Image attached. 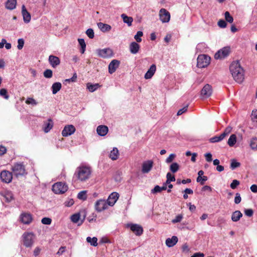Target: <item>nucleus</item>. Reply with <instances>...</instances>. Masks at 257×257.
<instances>
[{"label": "nucleus", "instance_id": "1", "mask_svg": "<svg viewBox=\"0 0 257 257\" xmlns=\"http://www.w3.org/2000/svg\"><path fill=\"white\" fill-rule=\"evenodd\" d=\"M230 73L234 80L241 83L244 80V70L238 61L233 62L229 67Z\"/></svg>", "mask_w": 257, "mask_h": 257}, {"label": "nucleus", "instance_id": "2", "mask_svg": "<svg viewBox=\"0 0 257 257\" xmlns=\"http://www.w3.org/2000/svg\"><path fill=\"white\" fill-rule=\"evenodd\" d=\"M91 174L90 167L80 166L78 167L74 173V176L81 182H85L88 180Z\"/></svg>", "mask_w": 257, "mask_h": 257}, {"label": "nucleus", "instance_id": "3", "mask_svg": "<svg viewBox=\"0 0 257 257\" xmlns=\"http://www.w3.org/2000/svg\"><path fill=\"white\" fill-rule=\"evenodd\" d=\"M11 170L13 175L18 178L27 175L26 166L23 162H17L12 166Z\"/></svg>", "mask_w": 257, "mask_h": 257}, {"label": "nucleus", "instance_id": "4", "mask_svg": "<svg viewBox=\"0 0 257 257\" xmlns=\"http://www.w3.org/2000/svg\"><path fill=\"white\" fill-rule=\"evenodd\" d=\"M24 245L27 247H31L33 245L35 235L33 232H25L22 235Z\"/></svg>", "mask_w": 257, "mask_h": 257}, {"label": "nucleus", "instance_id": "5", "mask_svg": "<svg viewBox=\"0 0 257 257\" xmlns=\"http://www.w3.org/2000/svg\"><path fill=\"white\" fill-rule=\"evenodd\" d=\"M68 190V186L65 183L57 182L52 186V191L55 194H63Z\"/></svg>", "mask_w": 257, "mask_h": 257}, {"label": "nucleus", "instance_id": "6", "mask_svg": "<svg viewBox=\"0 0 257 257\" xmlns=\"http://www.w3.org/2000/svg\"><path fill=\"white\" fill-rule=\"evenodd\" d=\"M197 60V66L199 68H204L210 63V58L205 54L199 55Z\"/></svg>", "mask_w": 257, "mask_h": 257}, {"label": "nucleus", "instance_id": "7", "mask_svg": "<svg viewBox=\"0 0 257 257\" xmlns=\"http://www.w3.org/2000/svg\"><path fill=\"white\" fill-rule=\"evenodd\" d=\"M13 173L7 170H3L0 173V178L2 182L6 183L11 182L13 179Z\"/></svg>", "mask_w": 257, "mask_h": 257}, {"label": "nucleus", "instance_id": "8", "mask_svg": "<svg viewBox=\"0 0 257 257\" xmlns=\"http://www.w3.org/2000/svg\"><path fill=\"white\" fill-rule=\"evenodd\" d=\"M229 47H224L218 51L214 55L215 59H221L226 57L229 54Z\"/></svg>", "mask_w": 257, "mask_h": 257}, {"label": "nucleus", "instance_id": "9", "mask_svg": "<svg viewBox=\"0 0 257 257\" xmlns=\"http://www.w3.org/2000/svg\"><path fill=\"white\" fill-rule=\"evenodd\" d=\"M212 90L211 86L208 84H206L202 89L200 96L202 98H207L212 94Z\"/></svg>", "mask_w": 257, "mask_h": 257}, {"label": "nucleus", "instance_id": "10", "mask_svg": "<svg viewBox=\"0 0 257 257\" xmlns=\"http://www.w3.org/2000/svg\"><path fill=\"white\" fill-rule=\"evenodd\" d=\"M154 162L152 160L144 161L142 166V172L143 174H147L151 171L153 167Z\"/></svg>", "mask_w": 257, "mask_h": 257}, {"label": "nucleus", "instance_id": "11", "mask_svg": "<svg viewBox=\"0 0 257 257\" xmlns=\"http://www.w3.org/2000/svg\"><path fill=\"white\" fill-rule=\"evenodd\" d=\"M108 204L105 200L100 199L95 203V208L97 212H101L108 207Z\"/></svg>", "mask_w": 257, "mask_h": 257}, {"label": "nucleus", "instance_id": "12", "mask_svg": "<svg viewBox=\"0 0 257 257\" xmlns=\"http://www.w3.org/2000/svg\"><path fill=\"white\" fill-rule=\"evenodd\" d=\"M97 51L98 55L102 58H109L113 56V51L110 48L98 49Z\"/></svg>", "mask_w": 257, "mask_h": 257}, {"label": "nucleus", "instance_id": "13", "mask_svg": "<svg viewBox=\"0 0 257 257\" xmlns=\"http://www.w3.org/2000/svg\"><path fill=\"white\" fill-rule=\"evenodd\" d=\"M159 16L160 19L162 23H168L170 20V13L164 8L160 10Z\"/></svg>", "mask_w": 257, "mask_h": 257}, {"label": "nucleus", "instance_id": "14", "mask_svg": "<svg viewBox=\"0 0 257 257\" xmlns=\"http://www.w3.org/2000/svg\"><path fill=\"white\" fill-rule=\"evenodd\" d=\"M75 130V127L72 124L66 125L62 132V135L65 137L71 136Z\"/></svg>", "mask_w": 257, "mask_h": 257}, {"label": "nucleus", "instance_id": "15", "mask_svg": "<svg viewBox=\"0 0 257 257\" xmlns=\"http://www.w3.org/2000/svg\"><path fill=\"white\" fill-rule=\"evenodd\" d=\"M127 226L130 227L131 230L137 235H141L143 232V228L140 225L137 224H128Z\"/></svg>", "mask_w": 257, "mask_h": 257}, {"label": "nucleus", "instance_id": "16", "mask_svg": "<svg viewBox=\"0 0 257 257\" xmlns=\"http://www.w3.org/2000/svg\"><path fill=\"white\" fill-rule=\"evenodd\" d=\"M118 197V193L116 192H113L109 195L106 201L108 205L112 206L114 205L115 203L117 200Z\"/></svg>", "mask_w": 257, "mask_h": 257}, {"label": "nucleus", "instance_id": "17", "mask_svg": "<svg viewBox=\"0 0 257 257\" xmlns=\"http://www.w3.org/2000/svg\"><path fill=\"white\" fill-rule=\"evenodd\" d=\"M119 65L118 60L114 59L111 61L108 65V72L110 74L114 73Z\"/></svg>", "mask_w": 257, "mask_h": 257}, {"label": "nucleus", "instance_id": "18", "mask_svg": "<svg viewBox=\"0 0 257 257\" xmlns=\"http://www.w3.org/2000/svg\"><path fill=\"white\" fill-rule=\"evenodd\" d=\"M49 62L52 67L55 68L60 63L59 58L54 55H50L48 59Z\"/></svg>", "mask_w": 257, "mask_h": 257}, {"label": "nucleus", "instance_id": "19", "mask_svg": "<svg viewBox=\"0 0 257 257\" xmlns=\"http://www.w3.org/2000/svg\"><path fill=\"white\" fill-rule=\"evenodd\" d=\"M22 15L23 17V20H24V21L25 22V23H29L31 19V16L30 13H29L27 11L26 7L24 5H23L22 7Z\"/></svg>", "mask_w": 257, "mask_h": 257}, {"label": "nucleus", "instance_id": "20", "mask_svg": "<svg viewBox=\"0 0 257 257\" xmlns=\"http://www.w3.org/2000/svg\"><path fill=\"white\" fill-rule=\"evenodd\" d=\"M20 219L21 221L26 224H30L32 221V215L29 213H24L21 215Z\"/></svg>", "mask_w": 257, "mask_h": 257}, {"label": "nucleus", "instance_id": "21", "mask_svg": "<svg viewBox=\"0 0 257 257\" xmlns=\"http://www.w3.org/2000/svg\"><path fill=\"white\" fill-rule=\"evenodd\" d=\"M156 71V66L155 64H152L147 72L145 74L144 77L146 79L151 78L154 75Z\"/></svg>", "mask_w": 257, "mask_h": 257}, {"label": "nucleus", "instance_id": "22", "mask_svg": "<svg viewBox=\"0 0 257 257\" xmlns=\"http://www.w3.org/2000/svg\"><path fill=\"white\" fill-rule=\"evenodd\" d=\"M130 51L133 54H136L139 51L140 46L137 42H133L130 45Z\"/></svg>", "mask_w": 257, "mask_h": 257}, {"label": "nucleus", "instance_id": "23", "mask_svg": "<svg viewBox=\"0 0 257 257\" xmlns=\"http://www.w3.org/2000/svg\"><path fill=\"white\" fill-rule=\"evenodd\" d=\"M96 131L99 136H104L108 133V128L105 125H100L97 126Z\"/></svg>", "mask_w": 257, "mask_h": 257}, {"label": "nucleus", "instance_id": "24", "mask_svg": "<svg viewBox=\"0 0 257 257\" xmlns=\"http://www.w3.org/2000/svg\"><path fill=\"white\" fill-rule=\"evenodd\" d=\"M178 237L176 236H173L171 238H168L166 240V244L169 247L174 246L178 242Z\"/></svg>", "mask_w": 257, "mask_h": 257}, {"label": "nucleus", "instance_id": "25", "mask_svg": "<svg viewBox=\"0 0 257 257\" xmlns=\"http://www.w3.org/2000/svg\"><path fill=\"white\" fill-rule=\"evenodd\" d=\"M97 25L100 31L103 33L109 32L111 29V27L109 25L101 22L98 23Z\"/></svg>", "mask_w": 257, "mask_h": 257}, {"label": "nucleus", "instance_id": "26", "mask_svg": "<svg viewBox=\"0 0 257 257\" xmlns=\"http://www.w3.org/2000/svg\"><path fill=\"white\" fill-rule=\"evenodd\" d=\"M53 122L51 118L48 119V122H44L43 125V130L45 133H48L52 128Z\"/></svg>", "mask_w": 257, "mask_h": 257}, {"label": "nucleus", "instance_id": "27", "mask_svg": "<svg viewBox=\"0 0 257 257\" xmlns=\"http://www.w3.org/2000/svg\"><path fill=\"white\" fill-rule=\"evenodd\" d=\"M242 216V214L239 210L234 211L231 215V220L233 222H237Z\"/></svg>", "mask_w": 257, "mask_h": 257}, {"label": "nucleus", "instance_id": "28", "mask_svg": "<svg viewBox=\"0 0 257 257\" xmlns=\"http://www.w3.org/2000/svg\"><path fill=\"white\" fill-rule=\"evenodd\" d=\"M17 0H7L6 3V9L13 10L16 8Z\"/></svg>", "mask_w": 257, "mask_h": 257}, {"label": "nucleus", "instance_id": "29", "mask_svg": "<svg viewBox=\"0 0 257 257\" xmlns=\"http://www.w3.org/2000/svg\"><path fill=\"white\" fill-rule=\"evenodd\" d=\"M119 152L116 148H113L109 154V158L112 160H116L118 157Z\"/></svg>", "mask_w": 257, "mask_h": 257}, {"label": "nucleus", "instance_id": "30", "mask_svg": "<svg viewBox=\"0 0 257 257\" xmlns=\"http://www.w3.org/2000/svg\"><path fill=\"white\" fill-rule=\"evenodd\" d=\"M62 85L60 82H55L52 84V90L53 94H56L61 88Z\"/></svg>", "mask_w": 257, "mask_h": 257}, {"label": "nucleus", "instance_id": "31", "mask_svg": "<svg viewBox=\"0 0 257 257\" xmlns=\"http://www.w3.org/2000/svg\"><path fill=\"white\" fill-rule=\"evenodd\" d=\"M121 17L123 19V21L124 23L127 24L128 26H132V22L133 21V19L132 17H128L124 14L121 15Z\"/></svg>", "mask_w": 257, "mask_h": 257}, {"label": "nucleus", "instance_id": "32", "mask_svg": "<svg viewBox=\"0 0 257 257\" xmlns=\"http://www.w3.org/2000/svg\"><path fill=\"white\" fill-rule=\"evenodd\" d=\"M99 86H100L98 83L92 84L88 83L87 84V88L91 92H93L96 90Z\"/></svg>", "mask_w": 257, "mask_h": 257}, {"label": "nucleus", "instance_id": "33", "mask_svg": "<svg viewBox=\"0 0 257 257\" xmlns=\"http://www.w3.org/2000/svg\"><path fill=\"white\" fill-rule=\"evenodd\" d=\"M4 197L7 202H10L14 199L13 194L10 191H7L5 193Z\"/></svg>", "mask_w": 257, "mask_h": 257}, {"label": "nucleus", "instance_id": "34", "mask_svg": "<svg viewBox=\"0 0 257 257\" xmlns=\"http://www.w3.org/2000/svg\"><path fill=\"white\" fill-rule=\"evenodd\" d=\"M236 135H234V134H232L231 135L228 140V142H227V144L228 145L230 146V147H232L236 143Z\"/></svg>", "mask_w": 257, "mask_h": 257}, {"label": "nucleus", "instance_id": "35", "mask_svg": "<svg viewBox=\"0 0 257 257\" xmlns=\"http://www.w3.org/2000/svg\"><path fill=\"white\" fill-rule=\"evenodd\" d=\"M86 241L93 246H96L98 245L97 238L96 237H93L92 238L87 237L86 238Z\"/></svg>", "mask_w": 257, "mask_h": 257}, {"label": "nucleus", "instance_id": "36", "mask_svg": "<svg viewBox=\"0 0 257 257\" xmlns=\"http://www.w3.org/2000/svg\"><path fill=\"white\" fill-rule=\"evenodd\" d=\"M223 139V135H220L219 136H216L211 138L209 139V142L212 143H217L221 141Z\"/></svg>", "mask_w": 257, "mask_h": 257}, {"label": "nucleus", "instance_id": "37", "mask_svg": "<svg viewBox=\"0 0 257 257\" xmlns=\"http://www.w3.org/2000/svg\"><path fill=\"white\" fill-rule=\"evenodd\" d=\"M78 41L81 46L80 52L82 54H83L86 49V44L85 41L83 39H78Z\"/></svg>", "mask_w": 257, "mask_h": 257}, {"label": "nucleus", "instance_id": "38", "mask_svg": "<svg viewBox=\"0 0 257 257\" xmlns=\"http://www.w3.org/2000/svg\"><path fill=\"white\" fill-rule=\"evenodd\" d=\"M179 169V165L176 162L173 163L170 166V170L173 173L177 172Z\"/></svg>", "mask_w": 257, "mask_h": 257}, {"label": "nucleus", "instance_id": "39", "mask_svg": "<svg viewBox=\"0 0 257 257\" xmlns=\"http://www.w3.org/2000/svg\"><path fill=\"white\" fill-rule=\"evenodd\" d=\"M250 146L253 150L257 149V138H253L250 143Z\"/></svg>", "mask_w": 257, "mask_h": 257}, {"label": "nucleus", "instance_id": "40", "mask_svg": "<svg viewBox=\"0 0 257 257\" xmlns=\"http://www.w3.org/2000/svg\"><path fill=\"white\" fill-rule=\"evenodd\" d=\"M80 218V214L79 213H75L71 217V220L73 223H77Z\"/></svg>", "mask_w": 257, "mask_h": 257}, {"label": "nucleus", "instance_id": "41", "mask_svg": "<svg viewBox=\"0 0 257 257\" xmlns=\"http://www.w3.org/2000/svg\"><path fill=\"white\" fill-rule=\"evenodd\" d=\"M224 17L225 20L228 23H232L233 22V18L228 12L227 11L224 13Z\"/></svg>", "mask_w": 257, "mask_h": 257}, {"label": "nucleus", "instance_id": "42", "mask_svg": "<svg viewBox=\"0 0 257 257\" xmlns=\"http://www.w3.org/2000/svg\"><path fill=\"white\" fill-rule=\"evenodd\" d=\"M77 198L81 200H85L87 198L86 197V191H80L77 195Z\"/></svg>", "mask_w": 257, "mask_h": 257}, {"label": "nucleus", "instance_id": "43", "mask_svg": "<svg viewBox=\"0 0 257 257\" xmlns=\"http://www.w3.org/2000/svg\"><path fill=\"white\" fill-rule=\"evenodd\" d=\"M25 102L27 104H31L32 105H36L38 104L36 100L31 97H28Z\"/></svg>", "mask_w": 257, "mask_h": 257}, {"label": "nucleus", "instance_id": "44", "mask_svg": "<svg viewBox=\"0 0 257 257\" xmlns=\"http://www.w3.org/2000/svg\"><path fill=\"white\" fill-rule=\"evenodd\" d=\"M0 95L3 96L6 99H8L9 98V95L8 94L7 90L5 88H2L0 90Z\"/></svg>", "mask_w": 257, "mask_h": 257}, {"label": "nucleus", "instance_id": "45", "mask_svg": "<svg viewBox=\"0 0 257 257\" xmlns=\"http://www.w3.org/2000/svg\"><path fill=\"white\" fill-rule=\"evenodd\" d=\"M43 74L45 78H50L52 77L53 72L51 69H46L44 71Z\"/></svg>", "mask_w": 257, "mask_h": 257}, {"label": "nucleus", "instance_id": "46", "mask_svg": "<svg viewBox=\"0 0 257 257\" xmlns=\"http://www.w3.org/2000/svg\"><path fill=\"white\" fill-rule=\"evenodd\" d=\"M143 35V33L142 31L137 32L136 35L135 36L134 38L136 40L137 43L141 42L142 41L141 37Z\"/></svg>", "mask_w": 257, "mask_h": 257}, {"label": "nucleus", "instance_id": "47", "mask_svg": "<svg viewBox=\"0 0 257 257\" xmlns=\"http://www.w3.org/2000/svg\"><path fill=\"white\" fill-rule=\"evenodd\" d=\"M86 34L90 39H93L94 37V31L92 29H88L86 31Z\"/></svg>", "mask_w": 257, "mask_h": 257}, {"label": "nucleus", "instance_id": "48", "mask_svg": "<svg viewBox=\"0 0 257 257\" xmlns=\"http://www.w3.org/2000/svg\"><path fill=\"white\" fill-rule=\"evenodd\" d=\"M240 166V163L236 162L234 160L231 161L230 168L232 170L235 169L237 167H239Z\"/></svg>", "mask_w": 257, "mask_h": 257}, {"label": "nucleus", "instance_id": "49", "mask_svg": "<svg viewBox=\"0 0 257 257\" xmlns=\"http://www.w3.org/2000/svg\"><path fill=\"white\" fill-rule=\"evenodd\" d=\"M208 179V178L207 176H204L203 177L200 176L198 177L197 178V182H200L201 185H203L204 184V182L206 181Z\"/></svg>", "mask_w": 257, "mask_h": 257}, {"label": "nucleus", "instance_id": "50", "mask_svg": "<svg viewBox=\"0 0 257 257\" xmlns=\"http://www.w3.org/2000/svg\"><path fill=\"white\" fill-rule=\"evenodd\" d=\"M41 222L43 224L50 225L52 222V219L49 217H44L42 219Z\"/></svg>", "mask_w": 257, "mask_h": 257}, {"label": "nucleus", "instance_id": "51", "mask_svg": "<svg viewBox=\"0 0 257 257\" xmlns=\"http://www.w3.org/2000/svg\"><path fill=\"white\" fill-rule=\"evenodd\" d=\"M24 45V40L22 38L19 39L18 40V46L17 48L19 50H21Z\"/></svg>", "mask_w": 257, "mask_h": 257}, {"label": "nucleus", "instance_id": "52", "mask_svg": "<svg viewBox=\"0 0 257 257\" xmlns=\"http://www.w3.org/2000/svg\"><path fill=\"white\" fill-rule=\"evenodd\" d=\"M232 127L231 126H227L221 135H223V138H224L227 135H228L231 131Z\"/></svg>", "mask_w": 257, "mask_h": 257}, {"label": "nucleus", "instance_id": "53", "mask_svg": "<svg viewBox=\"0 0 257 257\" xmlns=\"http://www.w3.org/2000/svg\"><path fill=\"white\" fill-rule=\"evenodd\" d=\"M176 157V155L175 154H171L169 155V156L166 159V163L167 164L171 163L173 160Z\"/></svg>", "mask_w": 257, "mask_h": 257}, {"label": "nucleus", "instance_id": "54", "mask_svg": "<svg viewBox=\"0 0 257 257\" xmlns=\"http://www.w3.org/2000/svg\"><path fill=\"white\" fill-rule=\"evenodd\" d=\"M183 218V216L181 214L178 215L175 219L172 220L173 223H176L181 222Z\"/></svg>", "mask_w": 257, "mask_h": 257}, {"label": "nucleus", "instance_id": "55", "mask_svg": "<svg viewBox=\"0 0 257 257\" xmlns=\"http://www.w3.org/2000/svg\"><path fill=\"white\" fill-rule=\"evenodd\" d=\"M218 26L221 28H225L227 24L223 20H220L217 23Z\"/></svg>", "mask_w": 257, "mask_h": 257}, {"label": "nucleus", "instance_id": "56", "mask_svg": "<svg viewBox=\"0 0 257 257\" xmlns=\"http://www.w3.org/2000/svg\"><path fill=\"white\" fill-rule=\"evenodd\" d=\"M241 198L240 194L239 193H236L234 198V203L237 204H239L241 202Z\"/></svg>", "mask_w": 257, "mask_h": 257}, {"label": "nucleus", "instance_id": "57", "mask_svg": "<svg viewBox=\"0 0 257 257\" xmlns=\"http://www.w3.org/2000/svg\"><path fill=\"white\" fill-rule=\"evenodd\" d=\"M239 184V182L237 180H233L230 184V187L234 189Z\"/></svg>", "mask_w": 257, "mask_h": 257}, {"label": "nucleus", "instance_id": "58", "mask_svg": "<svg viewBox=\"0 0 257 257\" xmlns=\"http://www.w3.org/2000/svg\"><path fill=\"white\" fill-rule=\"evenodd\" d=\"M161 191H162V190H161V187L159 186V185L155 186V187L154 188V189H153L151 190L152 193H153V194L159 193V192H161Z\"/></svg>", "mask_w": 257, "mask_h": 257}, {"label": "nucleus", "instance_id": "59", "mask_svg": "<svg viewBox=\"0 0 257 257\" xmlns=\"http://www.w3.org/2000/svg\"><path fill=\"white\" fill-rule=\"evenodd\" d=\"M244 214L247 216L251 217L253 215V211L251 209H245Z\"/></svg>", "mask_w": 257, "mask_h": 257}, {"label": "nucleus", "instance_id": "60", "mask_svg": "<svg viewBox=\"0 0 257 257\" xmlns=\"http://www.w3.org/2000/svg\"><path fill=\"white\" fill-rule=\"evenodd\" d=\"M77 79V74L76 73H74L73 76L65 80V82H75Z\"/></svg>", "mask_w": 257, "mask_h": 257}, {"label": "nucleus", "instance_id": "61", "mask_svg": "<svg viewBox=\"0 0 257 257\" xmlns=\"http://www.w3.org/2000/svg\"><path fill=\"white\" fill-rule=\"evenodd\" d=\"M188 106V105H186L183 108L179 109L178 111L177 115H180L182 114L183 113L185 112L187 110Z\"/></svg>", "mask_w": 257, "mask_h": 257}, {"label": "nucleus", "instance_id": "62", "mask_svg": "<svg viewBox=\"0 0 257 257\" xmlns=\"http://www.w3.org/2000/svg\"><path fill=\"white\" fill-rule=\"evenodd\" d=\"M251 117L253 121L257 122V110H253L251 112Z\"/></svg>", "mask_w": 257, "mask_h": 257}, {"label": "nucleus", "instance_id": "63", "mask_svg": "<svg viewBox=\"0 0 257 257\" xmlns=\"http://www.w3.org/2000/svg\"><path fill=\"white\" fill-rule=\"evenodd\" d=\"M167 179H168L171 182L175 181V176L172 175L170 173L168 172L166 175Z\"/></svg>", "mask_w": 257, "mask_h": 257}, {"label": "nucleus", "instance_id": "64", "mask_svg": "<svg viewBox=\"0 0 257 257\" xmlns=\"http://www.w3.org/2000/svg\"><path fill=\"white\" fill-rule=\"evenodd\" d=\"M205 157L206 160L208 162H210L212 160V154L210 153L205 154Z\"/></svg>", "mask_w": 257, "mask_h": 257}]
</instances>
